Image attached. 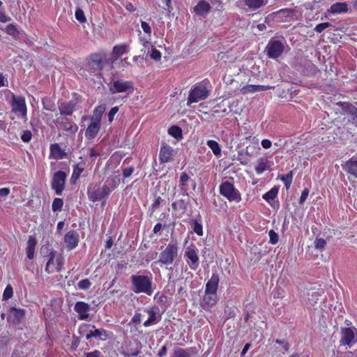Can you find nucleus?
Listing matches in <instances>:
<instances>
[{"instance_id":"nucleus-1","label":"nucleus","mask_w":357,"mask_h":357,"mask_svg":"<svg viewBox=\"0 0 357 357\" xmlns=\"http://www.w3.org/2000/svg\"><path fill=\"white\" fill-rule=\"evenodd\" d=\"M130 282L132 290L135 294L144 293L148 296H151L153 293L152 287L153 278L150 273L149 275H132Z\"/></svg>"},{"instance_id":"nucleus-2","label":"nucleus","mask_w":357,"mask_h":357,"mask_svg":"<svg viewBox=\"0 0 357 357\" xmlns=\"http://www.w3.org/2000/svg\"><path fill=\"white\" fill-rule=\"evenodd\" d=\"M79 334L86 333V339L91 340L92 337L99 339L102 341H105L110 338L112 333L106 331L104 328H96L95 325L89 324H82L79 328Z\"/></svg>"},{"instance_id":"nucleus-3","label":"nucleus","mask_w":357,"mask_h":357,"mask_svg":"<svg viewBox=\"0 0 357 357\" xmlns=\"http://www.w3.org/2000/svg\"><path fill=\"white\" fill-rule=\"evenodd\" d=\"M208 81H203L192 86L190 89L187 100V105L190 106L191 104L197 102L200 100H205L209 96L207 84Z\"/></svg>"},{"instance_id":"nucleus-4","label":"nucleus","mask_w":357,"mask_h":357,"mask_svg":"<svg viewBox=\"0 0 357 357\" xmlns=\"http://www.w3.org/2000/svg\"><path fill=\"white\" fill-rule=\"evenodd\" d=\"M178 254L177 242L172 241L165 248L161 251L159 255L158 263L162 265H172Z\"/></svg>"},{"instance_id":"nucleus-5","label":"nucleus","mask_w":357,"mask_h":357,"mask_svg":"<svg viewBox=\"0 0 357 357\" xmlns=\"http://www.w3.org/2000/svg\"><path fill=\"white\" fill-rule=\"evenodd\" d=\"M48 260L45 266V271L47 273H61L63 269L65 259L61 254L52 250L48 255Z\"/></svg>"},{"instance_id":"nucleus-6","label":"nucleus","mask_w":357,"mask_h":357,"mask_svg":"<svg viewBox=\"0 0 357 357\" xmlns=\"http://www.w3.org/2000/svg\"><path fill=\"white\" fill-rule=\"evenodd\" d=\"M220 193L230 202L238 203L241 201V195L233 183L224 181L220 185Z\"/></svg>"},{"instance_id":"nucleus-7","label":"nucleus","mask_w":357,"mask_h":357,"mask_svg":"<svg viewBox=\"0 0 357 357\" xmlns=\"http://www.w3.org/2000/svg\"><path fill=\"white\" fill-rule=\"evenodd\" d=\"M109 190L106 185L100 186L98 183L91 184L87 189V195L93 202L107 198L109 195Z\"/></svg>"},{"instance_id":"nucleus-8","label":"nucleus","mask_w":357,"mask_h":357,"mask_svg":"<svg viewBox=\"0 0 357 357\" xmlns=\"http://www.w3.org/2000/svg\"><path fill=\"white\" fill-rule=\"evenodd\" d=\"M104 63L102 56L98 53H93L90 55L85 70L91 75H98L103 69Z\"/></svg>"},{"instance_id":"nucleus-9","label":"nucleus","mask_w":357,"mask_h":357,"mask_svg":"<svg viewBox=\"0 0 357 357\" xmlns=\"http://www.w3.org/2000/svg\"><path fill=\"white\" fill-rule=\"evenodd\" d=\"M58 129L70 132H77L78 127L70 116H60L53 121Z\"/></svg>"},{"instance_id":"nucleus-10","label":"nucleus","mask_w":357,"mask_h":357,"mask_svg":"<svg viewBox=\"0 0 357 357\" xmlns=\"http://www.w3.org/2000/svg\"><path fill=\"white\" fill-rule=\"evenodd\" d=\"M109 91L112 93H128L130 94L134 91V84L132 81L116 79L113 82Z\"/></svg>"},{"instance_id":"nucleus-11","label":"nucleus","mask_w":357,"mask_h":357,"mask_svg":"<svg viewBox=\"0 0 357 357\" xmlns=\"http://www.w3.org/2000/svg\"><path fill=\"white\" fill-rule=\"evenodd\" d=\"M8 93L12 96L10 106L12 112L24 116L26 115V105L25 98L22 96H16L10 91Z\"/></svg>"},{"instance_id":"nucleus-12","label":"nucleus","mask_w":357,"mask_h":357,"mask_svg":"<svg viewBox=\"0 0 357 357\" xmlns=\"http://www.w3.org/2000/svg\"><path fill=\"white\" fill-rule=\"evenodd\" d=\"M284 50V43L278 40L271 39L267 44L266 51L271 59H276L282 55Z\"/></svg>"},{"instance_id":"nucleus-13","label":"nucleus","mask_w":357,"mask_h":357,"mask_svg":"<svg viewBox=\"0 0 357 357\" xmlns=\"http://www.w3.org/2000/svg\"><path fill=\"white\" fill-rule=\"evenodd\" d=\"M66 174L61 170L55 172L52 177V188L57 195H61L66 184Z\"/></svg>"},{"instance_id":"nucleus-14","label":"nucleus","mask_w":357,"mask_h":357,"mask_svg":"<svg viewBox=\"0 0 357 357\" xmlns=\"http://www.w3.org/2000/svg\"><path fill=\"white\" fill-rule=\"evenodd\" d=\"M185 257L188 259L190 268L192 271H196L199 266V258L198 249L194 244H192L185 249Z\"/></svg>"},{"instance_id":"nucleus-15","label":"nucleus","mask_w":357,"mask_h":357,"mask_svg":"<svg viewBox=\"0 0 357 357\" xmlns=\"http://www.w3.org/2000/svg\"><path fill=\"white\" fill-rule=\"evenodd\" d=\"M25 315L26 310L24 309L11 307L8 311L7 321L13 325H18L22 323Z\"/></svg>"},{"instance_id":"nucleus-16","label":"nucleus","mask_w":357,"mask_h":357,"mask_svg":"<svg viewBox=\"0 0 357 357\" xmlns=\"http://www.w3.org/2000/svg\"><path fill=\"white\" fill-rule=\"evenodd\" d=\"M63 241L68 250L75 249L79 241L78 232L75 230H70L65 234Z\"/></svg>"},{"instance_id":"nucleus-17","label":"nucleus","mask_w":357,"mask_h":357,"mask_svg":"<svg viewBox=\"0 0 357 357\" xmlns=\"http://www.w3.org/2000/svg\"><path fill=\"white\" fill-rule=\"evenodd\" d=\"M218 302L217 294L205 293L201 301V307L206 311H211Z\"/></svg>"},{"instance_id":"nucleus-18","label":"nucleus","mask_w":357,"mask_h":357,"mask_svg":"<svg viewBox=\"0 0 357 357\" xmlns=\"http://www.w3.org/2000/svg\"><path fill=\"white\" fill-rule=\"evenodd\" d=\"M199 350L196 347H188L187 349H176L171 357H197Z\"/></svg>"},{"instance_id":"nucleus-19","label":"nucleus","mask_w":357,"mask_h":357,"mask_svg":"<svg viewBox=\"0 0 357 357\" xmlns=\"http://www.w3.org/2000/svg\"><path fill=\"white\" fill-rule=\"evenodd\" d=\"M75 311L78 314L79 320H86L89 318V311L90 306L84 301H78L74 307Z\"/></svg>"},{"instance_id":"nucleus-20","label":"nucleus","mask_w":357,"mask_h":357,"mask_svg":"<svg viewBox=\"0 0 357 357\" xmlns=\"http://www.w3.org/2000/svg\"><path fill=\"white\" fill-rule=\"evenodd\" d=\"M357 342L355 340V334L352 328H344L342 331L341 344L351 347L354 343Z\"/></svg>"},{"instance_id":"nucleus-21","label":"nucleus","mask_w":357,"mask_h":357,"mask_svg":"<svg viewBox=\"0 0 357 357\" xmlns=\"http://www.w3.org/2000/svg\"><path fill=\"white\" fill-rule=\"evenodd\" d=\"M211 9L210 3L206 0H200L193 8V12L201 17H206Z\"/></svg>"},{"instance_id":"nucleus-22","label":"nucleus","mask_w":357,"mask_h":357,"mask_svg":"<svg viewBox=\"0 0 357 357\" xmlns=\"http://www.w3.org/2000/svg\"><path fill=\"white\" fill-rule=\"evenodd\" d=\"M76 103L73 101L67 102H61L59 105V110L61 116H71L75 111Z\"/></svg>"},{"instance_id":"nucleus-23","label":"nucleus","mask_w":357,"mask_h":357,"mask_svg":"<svg viewBox=\"0 0 357 357\" xmlns=\"http://www.w3.org/2000/svg\"><path fill=\"white\" fill-rule=\"evenodd\" d=\"M219 283V276L216 273H213L211 278L206 284L205 293L217 294Z\"/></svg>"},{"instance_id":"nucleus-24","label":"nucleus","mask_w":357,"mask_h":357,"mask_svg":"<svg viewBox=\"0 0 357 357\" xmlns=\"http://www.w3.org/2000/svg\"><path fill=\"white\" fill-rule=\"evenodd\" d=\"M100 129V123L92 121L88 126L85 131V137L88 139H92L96 137Z\"/></svg>"},{"instance_id":"nucleus-25","label":"nucleus","mask_w":357,"mask_h":357,"mask_svg":"<svg viewBox=\"0 0 357 357\" xmlns=\"http://www.w3.org/2000/svg\"><path fill=\"white\" fill-rule=\"evenodd\" d=\"M349 10L348 4L346 2H337L332 4L328 10L330 14L346 13Z\"/></svg>"},{"instance_id":"nucleus-26","label":"nucleus","mask_w":357,"mask_h":357,"mask_svg":"<svg viewBox=\"0 0 357 357\" xmlns=\"http://www.w3.org/2000/svg\"><path fill=\"white\" fill-rule=\"evenodd\" d=\"M129 52V47L126 43L115 45L112 49V58L116 60L121 56Z\"/></svg>"},{"instance_id":"nucleus-27","label":"nucleus","mask_w":357,"mask_h":357,"mask_svg":"<svg viewBox=\"0 0 357 357\" xmlns=\"http://www.w3.org/2000/svg\"><path fill=\"white\" fill-rule=\"evenodd\" d=\"M120 175H111L107 178L103 185H106L111 193L120 183Z\"/></svg>"},{"instance_id":"nucleus-28","label":"nucleus","mask_w":357,"mask_h":357,"mask_svg":"<svg viewBox=\"0 0 357 357\" xmlns=\"http://www.w3.org/2000/svg\"><path fill=\"white\" fill-rule=\"evenodd\" d=\"M37 241L33 236H30L27 241L26 246V256L29 259H32L34 257L35 248Z\"/></svg>"},{"instance_id":"nucleus-29","label":"nucleus","mask_w":357,"mask_h":357,"mask_svg":"<svg viewBox=\"0 0 357 357\" xmlns=\"http://www.w3.org/2000/svg\"><path fill=\"white\" fill-rule=\"evenodd\" d=\"M343 168L349 174L357 177V161L351 158L343 166Z\"/></svg>"},{"instance_id":"nucleus-30","label":"nucleus","mask_w":357,"mask_h":357,"mask_svg":"<svg viewBox=\"0 0 357 357\" xmlns=\"http://www.w3.org/2000/svg\"><path fill=\"white\" fill-rule=\"evenodd\" d=\"M106 110V107L105 105H100L95 107L93 111V115L91 116V120L100 123L101 118L102 114Z\"/></svg>"},{"instance_id":"nucleus-31","label":"nucleus","mask_w":357,"mask_h":357,"mask_svg":"<svg viewBox=\"0 0 357 357\" xmlns=\"http://www.w3.org/2000/svg\"><path fill=\"white\" fill-rule=\"evenodd\" d=\"M50 156H67L65 150L63 149L59 144H53L50 146Z\"/></svg>"},{"instance_id":"nucleus-32","label":"nucleus","mask_w":357,"mask_h":357,"mask_svg":"<svg viewBox=\"0 0 357 357\" xmlns=\"http://www.w3.org/2000/svg\"><path fill=\"white\" fill-rule=\"evenodd\" d=\"M85 169V163L83 162H79L77 165H75L73 167V171L71 176V179L74 180L75 181H77L81 174L84 172Z\"/></svg>"},{"instance_id":"nucleus-33","label":"nucleus","mask_w":357,"mask_h":357,"mask_svg":"<svg viewBox=\"0 0 357 357\" xmlns=\"http://www.w3.org/2000/svg\"><path fill=\"white\" fill-rule=\"evenodd\" d=\"M278 194V188L276 187L272 188L270 190L263 195L262 198L268 203H271L275 199Z\"/></svg>"},{"instance_id":"nucleus-34","label":"nucleus","mask_w":357,"mask_h":357,"mask_svg":"<svg viewBox=\"0 0 357 357\" xmlns=\"http://www.w3.org/2000/svg\"><path fill=\"white\" fill-rule=\"evenodd\" d=\"M270 86H264V85H248L247 86L244 87L243 89L244 90L245 93H254L256 91H266L268 89H270Z\"/></svg>"},{"instance_id":"nucleus-35","label":"nucleus","mask_w":357,"mask_h":357,"mask_svg":"<svg viewBox=\"0 0 357 357\" xmlns=\"http://www.w3.org/2000/svg\"><path fill=\"white\" fill-rule=\"evenodd\" d=\"M244 3L245 5L252 10H257L264 4V0H244Z\"/></svg>"},{"instance_id":"nucleus-36","label":"nucleus","mask_w":357,"mask_h":357,"mask_svg":"<svg viewBox=\"0 0 357 357\" xmlns=\"http://www.w3.org/2000/svg\"><path fill=\"white\" fill-rule=\"evenodd\" d=\"M168 133L176 139L182 138V130L178 126H172L168 129Z\"/></svg>"},{"instance_id":"nucleus-37","label":"nucleus","mask_w":357,"mask_h":357,"mask_svg":"<svg viewBox=\"0 0 357 357\" xmlns=\"http://www.w3.org/2000/svg\"><path fill=\"white\" fill-rule=\"evenodd\" d=\"M280 179L284 183L287 189H289L293 180V172L290 171L284 175L278 176Z\"/></svg>"},{"instance_id":"nucleus-38","label":"nucleus","mask_w":357,"mask_h":357,"mask_svg":"<svg viewBox=\"0 0 357 357\" xmlns=\"http://www.w3.org/2000/svg\"><path fill=\"white\" fill-rule=\"evenodd\" d=\"M207 145L213 151L214 155H219L221 153V149L219 144L215 140H208Z\"/></svg>"},{"instance_id":"nucleus-39","label":"nucleus","mask_w":357,"mask_h":357,"mask_svg":"<svg viewBox=\"0 0 357 357\" xmlns=\"http://www.w3.org/2000/svg\"><path fill=\"white\" fill-rule=\"evenodd\" d=\"M192 228L195 234L199 236H203V226L202 223L199 222L196 220H193L191 224Z\"/></svg>"},{"instance_id":"nucleus-40","label":"nucleus","mask_w":357,"mask_h":357,"mask_svg":"<svg viewBox=\"0 0 357 357\" xmlns=\"http://www.w3.org/2000/svg\"><path fill=\"white\" fill-rule=\"evenodd\" d=\"M173 153V149L171 146L167 145L165 143H162L160 151V155L159 156H171Z\"/></svg>"},{"instance_id":"nucleus-41","label":"nucleus","mask_w":357,"mask_h":357,"mask_svg":"<svg viewBox=\"0 0 357 357\" xmlns=\"http://www.w3.org/2000/svg\"><path fill=\"white\" fill-rule=\"evenodd\" d=\"M6 32L8 35L11 36L13 37L18 36L20 32L17 30V26L13 24H9L6 27Z\"/></svg>"},{"instance_id":"nucleus-42","label":"nucleus","mask_w":357,"mask_h":357,"mask_svg":"<svg viewBox=\"0 0 357 357\" xmlns=\"http://www.w3.org/2000/svg\"><path fill=\"white\" fill-rule=\"evenodd\" d=\"M63 201L61 198H55L52 204V209L54 212L60 211L62 209Z\"/></svg>"},{"instance_id":"nucleus-43","label":"nucleus","mask_w":357,"mask_h":357,"mask_svg":"<svg viewBox=\"0 0 357 357\" xmlns=\"http://www.w3.org/2000/svg\"><path fill=\"white\" fill-rule=\"evenodd\" d=\"M294 13V10L292 8H282L280 9L275 13H273V15H282L284 17H291Z\"/></svg>"},{"instance_id":"nucleus-44","label":"nucleus","mask_w":357,"mask_h":357,"mask_svg":"<svg viewBox=\"0 0 357 357\" xmlns=\"http://www.w3.org/2000/svg\"><path fill=\"white\" fill-rule=\"evenodd\" d=\"M269 167H270V165L268 162L261 161L255 167V171H256L257 174H260L262 172H264V171H266Z\"/></svg>"},{"instance_id":"nucleus-45","label":"nucleus","mask_w":357,"mask_h":357,"mask_svg":"<svg viewBox=\"0 0 357 357\" xmlns=\"http://www.w3.org/2000/svg\"><path fill=\"white\" fill-rule=\"evenodd\" d=\"M314 248L317 250L322 251L325 249V247L326 245V241L322 238H316L314 241Z\"/></svg>"},{"instance_id":"nucleus-46","label":"nucleus","mask_w":357,"mask_h":357,"mask_svg":"<svg viewBox=\"0 0 357 357\" xmlns=\"http://www.w3.org/2000/svg\"><path fill=\"white\" fill-rule=\"evenodd\" d=\"M13 295V287L10 284H8L6 287L4 289L3 294V300L8 301L10 298H12Z\"/></svg>"},{"instance_id":"nucleus-47","label":"nucleus","mask_w":357,"mask_h":357,"mask_svg":"<svg viewBox=\"0 0 357 357\" xmlns=\"http://www.w3.org/2000/svg\"><path fill=\"white\" fill-rule=\"evenodd\" d=\"M91 286V282L89 279H84L77 283V288L79 289L87 290Z\"/></svg>"},{"instance_id":"nucleus-48","label":"nucleus","mask_w":357,"mask_h":357,"mask_svg":"<svg viewBox=\"0 0 357 357\" xmlns=\"http://www.w3.org/2000/svg\"><path fill=\"white\" fill-rule=\"evenodd\" d=\"M164 202V199H162L160 197H157L150 207V211L151 213L155 212L158 208L160 205Z\"/></svg>"},{"instance_id":"nucleus-49","label":"nucleus","mask_w":357,"mask_h":357,"mask_svg":"<svg viewBox=\"0 0 357 357\" xmlns=\"http://www.w3.org/2000/svg\"><path fill=\"white\" fill-rule=\"evenodd\" d=\"M269 243L272 245H275L279 240L278 234L273 230L271 229L268 231Z\"/></svg>"},{"instance_id":"nucleus-50","label":"nucleus","mask_w":357,"mask_h":357,"mask_svg":"<svg viewBox=\"0 0 357 357\" xmlns=\"http://www.w3.org/2000/svg\"><path fill=\"white\" fill-rule=\"evenodd\" d=\"M75 18L80 23H84L86 21L84 11L81 8H77L75 10Z\"/></svg>"},{"instance_id":"nucleus-51","label":"nucleus","mask_w":357,"mask_h":357,"mask_svg":"<svg viewBox=\"0 0 357 357\" xmlns=\"http://www.w3.org/2000/svg\"><path fill=\"white\" fill-rule=\"evenodd\" d=\"M32 139V132L30 130H23L21 135V139L22 142L28 143Z\"/></svg>"},{"instance_id":"nucleus-52","label":"nucleus","mask_w":357,"mask_h":357,"mask_svg":"<svg viewBox=\"0 0 357 357\" xmlns=\"http://www.w3.org/2000/svg\"><path fill=\"white\" fill-rule=\"evenodd\" d=\"M330 26H331V24L329 22L320 23V24H318L315 26L314 31L317 33H321L324 30H325L326 29L328 28Z\"/></svg>"},{"instance_id":"nucleus-53","label":"nucleus","mask_w":357,"mask_h":357,"mask_svg":"<svg viewBox=\"0 0 357 357\" xmlns=\"http://www.w3.org/2000/svg\"><path fill=\"white\" fill-rule=\"evenodd\" d=\"M190 180V176L185 172H182L180 176L181 185L184 188L187 185V182Z\"/></svg>"},{"instance_id":"nucleus-54","label":"nucleus","mask_w":357,"mask_h":357,"mask_svg":"<svg viewBox=\"0 0 357 357\" xmlns=\"http://www.w3.org/2000/svg\"><path fill=\"white\" fill-rule=\"evenodd\" d=\"M118 111H119L118 107H114L109 110V112L107 114L109 122L111 123L114 120V117L115 114L118 112Z\"/></svg>"},{"instance_id":"nucleus-55","label":"nucleus","mask_w":357,"mask_h":357,"mask_svg":"<svg viewBox=\"0 0 357 357\" xmlns=\"http://www.w3.org/2000/svg\"><path fill=\"white\" fill-rule=\"evenodd\" d=\"M275 342L276 344H278L282 346V349H284V352H287L289 349V344L286 340H275Z\"/></svg>"},{"instance_id":"nucleus-56","label":"nucleus","mask_w":357,"mask_h":357,"mask_svg":"<svg viewBox=\"0 0 357 357\" xmlns=\"http://www.w3.org/2000/svg\"><path fill=\"white\" fill-rule=\"evenodd\" d=\"M309 195V190L307 188H305L299 197L298 202L299 204H303L305 202L306 199L307 198Z\"/></svg>"},{"instance_id":"nucleus-57","label":"nucleus","mask_w":357,"mask_h":357,"mask_svg":"<svg viewBox=\"0 0 357 357\" xmlns=\"http://www.w3.org/2000/svg\"><path fill=\"white\" fill-rule=\"evenodd\" d=\"M134 167H125L123 169V176L124 178H128L132 175V174L134 172Z\"/></svg>"},{"instance_id":"nucleus-58","label":"nucleus","mask_w":357,"mask_h":357,"mask_svg":"<svg viewBox=\"0 0 357 357\" xmlns=\"http://www.w3.org/2000/svg\"><path fill=\"white\" fill-rule=\"evenodd\" d=\"M141 27L144 33H147L149 36H151V28L147 22L142 21L141 22Z\"/></svg>"},{"instance_id":"nucleus-59","label":"nucleus","mask_w":357,"mask_h":357,"mask_svg":"<svg viewBox=\"0 0 357 357\" xmlns=\"http://www.w3.org/2000/svg\"><path fill=\"white\" fill-rule=\"evenodd\" d=\"M320 296L321 295L319 292H313L311 295V298H309V301L312 305H315L317 303V301L319 299Z\"/></svg>"},{"instance_id":"nucleus-60","label":"nucleus","mask_w":357,"mask_h":357,"mask_svg":"<svg viewBox=\"0 0 357 357\" xmlns=\"http://www.w3.org/2000/svg\"><path fill=\"white\" fill-rule=\"evenodd\" d=\"M11 20V17L7 15L5 12L0 11V22L2 23H6Z\"/></svg>"},{"instance_id":"nucleus-61","label":"nucleus","mask_w":357,"mask_h":357,"mask_svg":"<svg viewBox=\"0 0 357 357\" xmlns=\"http://www.w3.org/2000/svg\"><path fill=\"white\" fill-rule=\"evenodd\" d=\"M151 57L154 60H159L161 58V53L159 50L153 49L151 51Z\"/></svg>"},{"instance_id":"nucleus-62","label":"nucleus","mask_w":357,"mask_h":357,"mask_svg":"<svg viewBox=\"0 0 357 357\" xmlns=\"http://www.w3.org/2000/svg\"><path fill=\"white\" fill-rule=\"evenodd\" d=\"M102 354L98 350H95L91 352H87L84 354V357H101Z\"/></svg>"},{"instance_id":"nucleus-63","label":"nucleus","mask_w":357,"mask_h":357,"mask_svg":"<svg viewBox=\"0 0 357 357\" xmlns=\"http://www.w3.org/2000/svg\"><path fill=\"white\" fill-rule=\"evenodd\" d=\"M142 315L139 312H135L131 319V322L135 324H140L142 321Z\"/></svg>"},{"instance_id":"nucleus-64","label":"nucleus","mask_w":357,"mask_h":357,"mask_svg":"<svg viewBox=\"0 0 357 357\" xmlns=\"http://www.w3.org/2000/svg\"><path fill=\"white\" fill-rule=\"evenodd\" d=\"M147 312L149 314V317L148 319H149L154 324L156 321V315L155 311L153 310H148Z\"/></svg>"}]
</instances>
